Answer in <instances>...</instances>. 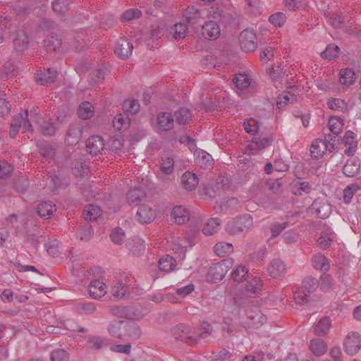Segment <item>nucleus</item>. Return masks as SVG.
I'll use <instances>...</instances> for the list:
<instances>
[{
	"label": "nucleus",
	"instance_id": "4468645a",
	"mask_svg": "<svg viewBox=\"0 0 361 361\" xmlns=\"http://www.w3.org/2000/svg\"><path fill=\"white\" fill-rule=\"evenodd\" d=\"M343 142L346 147L344 151L345 154L347 156H353L357 147L356 134L351 130L346 131L343 138Z\"/></svg>",
	"mask_w": 361,
	"mask_h": 361
},
{
	"label": "nucleus",
	"instance_id": "e433bc0d",
	"mask_svg": "<svg viewBox=\"0 0 361 361\" xmlns=\"http://www.w3.org/2000/svg\"><path fill=\"white\" fill-rule=\"evenodd\" d=\"M331 326V321L329 317L322 318L314 327V333L317 336H324L327 334Z\"/></svg>",
	"mask_w": 361,
	"mask_h": 361
},
{
	"label": "nucleus",
	"instance_id": "b1692460",
	"mask_svg": "<svg viewBox=\"0 0 361 361\" xmlns=\"http://www.w3.org/2000/svg\"><path fill=\"white\" fill-rule=\"evenodd\" d=\"M360 160L356 158L349 159L343 168V173L348 177H353L360 171Z\"/></svg>",
	"mask_w": 361,
	"mask_h": 361
},
{
	"label": "nucleus",
	"instance_id": "864d4df0",
	"mask_svg": "<svg viewBox=\"0 0 361 361\" xmlns=\"http://www.w3.org/2000/svg\"><path fill=\"white\" fill-rule=\"evenodd\" d=\"M126 293V288L125 286V283L123 280H119L118 282L115 283V285L112 287L111 293L114 297L122 299L125 298Z\"/></svg>",
	"mask_w": 361,
	"mask_h": 361
},
{
	"label": "nucleus",
	"instance_id": "c03bdc74",
	"mask_svg": "<svg viewBox=\"0 0 361 361\" xmlns=\"http://www.w3.org/2000/svg\"><path fill=\"white\" fill-rule=\"evenodd\" d=\"M112 123L114 128L121 131L123 129H126L129 126L130 119L128 116L120 114L114 117Z\"/></svg>",
	"mask_w": 361,
	"mask_h": 361
},
{
	"label": "nucleus",
	"instance_id": "a211bd4d",
	"mask_svg": "<svg viewBox=\"0 0 361 361\" xmlns=\"http://www.w3.org/2000/svg\"><path fill=\"white\" fill-rule=\"evenodd\" d=\"M157 123L159 130L162 131H168L173 128L174 118L171 114L163 112L158 114Z\"/></svg>",
	"mask_w": 361,
	"mask_h": 361
},
{
	"label": "nucleus",
	"instance_id": "e2e57ef3",
	"mask_svg": "<svg viewBox=\"0 0 361 361\" xmlns=\"http://www.w3.org/2000/svg\"><path fill=\"white\" fill-rule=\"evenodd\" d=\"M269 21L276 27H281L286 21V16L284 13L279 12L271 15Z\"/></svg>",
	"mask_w": 361,
	"mask_h": 361
},
{
	"label": "nucleus",
	"instance_id": "20e7f679",
	"mask_svg": "<svg viewBox=\"0 0 361 361\" xmlns=\"http://www.w3.org/2000/svg\"><path fill=\"white\" fill-rule=\"evenodd\" d=\"M233 261L228 258L213 264L209 269L208 277L214 282L221 281L232 267Z\"/></svg>",
	"mask_w": 361,
	"mask_h": 361
},
{
	"label": "nucleus",
	"instance_id": "393cba45",
	"mask_svg": "<svg viewBox=\"0 0 361 361\" xmlns=\"http://www.w3.org/2000/svg\"><path fill=\"white\" fill-rule=\"evenodd\" d=\"M126 247L133 255H139L142 253L145 249V241L138 237H135L127 243Z\"/></svg>",
	"mask_w": 361,
	"mask_h": 361
},
{
	"label": "nucleus",
	"instance_id": "79ce46f5",
	"mask_svg": "<svg viewBox=\"0 0 361 361\" xmlns=\"http://www.w3.org/2000/svg\"><path fill=\"white\" fill-rule=\"evenodd\" d=\"M233 83L238 90H244L250 85V78L245 73L237 74L233 78Z\"/></svg>",
	"mask_w": 361,
	"mask_h": 361
},
{
	"label": "nucleus",
	"instance_id": "09e8293b",
	"mask_svg": "<svg viewBox=\"0 0 361 361\" xmlns=\"http://www.w3.org/2000/svg\"><path fill=\"white\" fill-rule=\"evenodd\" d=\"M23 121V115L22 114H19L13 116L9 132V135L11 138H15L16 137L20 128H21Z\"/></svg>",
	"mask_w": 361,
	"mask_h": 361
},
{
	"label": "nucleus",
	"instance_id": "8fccbe9b",
	"mask_svg": "<svg viewBox=\"0 0 361 361\" xmlns=\"http://www.w3.org/2000/svg\"><path fill=\"white\" fill-rule=\"evenodd\" d=\"M140 103L137 99H126L123 104V110L132 114L137 113L140 111Z\"/></svg>",
	"mask_w": 361,
	"mask_h": 361
},
{
	"label": "nucleus",
	"instance_id": "c9c22d12",
	"mask_svg": "<svg viewBox=\"0 0 361 361\" xmlns=\"http://www.w3.org/2000/svg\"><path fill=\"white\" fill-rule=\"evenodd\" d=\"M123 333L126 335V339L136 340L140 337L141 330L137 324L125 323Z\"/></svg>",
	"mask_w": 361,
	"mask_h": 361
},
{
	"label": "nucleus",
	"instance_id": "72a5a7b5",
	"mask_svg": "<svg viewBox=\"0 0 361 361\" xmlns=\"http://www.w3.org/2000/svg\"><path fill=\"white\" fill-rule=\"evenodd\" d=\"M221 221L217 217L212 218L202 228V232L205 235H212L216 233L219 228Z\"/></svg>",
	"mask_w": 361,
	"mask_h": 361
},
{
	"label": "nucleus",
	"instance_id": "c85d7f7f",
	"mask_svg": "<svg viewBox=\"0 0 361 361\" xmlns=\"http://www.w3.org/2000/svg\"><path fill=\"white\" fill-rule=\"evenodd\" d=\"M343 120L338 116H331L329 119L328 126L329 129L331 133V135H335V140L336 136L341 132L343 128Z\"/></svg>",
	"mask_w": 361,
	"mask_h": 361
},
{
	"label": "nucleus",
	"instance_id": "4c0bfd02",
	"mask_svg": "<svg viewBox=\"0 0 361 361\" xmlns=\"http://www.w3.org/2000/svg\"><path fill=\"white\" fill-rule=\"evenodd\" d=\"M355 80V72L351 68H343L340 71V82L343 85H350Z\"/></svg>",
	"mask_w": 361,
	"mask_h": 361
},
{
	"label": "nucleus",
	"instance_id": "0e129e2a",
	"mask_svg": "<svg viewBox=\"0 0 361 361\" xmlns=\"http://www.w3.org/2000/svg\"><path fill=\"white\" fill-rule=\"evenodd\" d=\"M142 12L138 8H130L126 11L121 17L122 20L130 21L140 18Z\"/></svg>",
	"mask_w": 361,
	"mask_h": 361
},
{
	"label": "nucleus",
	"instance_id": "774afa93",
	"mask_svg": "<svg viewBox=\"0 0 361 361\" xmlns=\"http://www.w3.org/2000/svg\"><path fill=\"white\" fill-rule=\"evenodd\" d=\"M41 133L45 136L53 135L57 130V127L54 123L44 122L40 124Z\"/></svg>",
	"mask_w": 361,
	"mask_h": 361
},
{
	"label": "nucleus",
	"instance_id": "58836bf2",
	"mask_svg": "<svg viewBox=\"0 0 361 361\" xmlns=\"http://www.w3.org/2000/svg\"><path fill=\"white\" fill-rule=\"evenodd\" d=\"M91 39L87 35L86 32L81 31L77 33L75 37V49L77 51H80L85 47H87L90 43Z\"/></svg>",
	"mask_w": 361,
	"mask_h": 361
},
{
	"label": "nucleus",
	"instance_id": "bf43d9fd",
	"mask_svg": "<svg viewBox=\"0 0 361 361\" xmlns=\"http://www.w3.org/2000/svg\"><path fill=\"white\" fill-rule=\"evenodd\" d=\"M105 72L98 69L92 71L89 76V81L92 85H99L104 79Z\"/></svg>",
	"mask_w": 361,
	"mask_h": 361
},
{
	"label": "nucleus",
	"instance_id": "6ab92c4d",
	"mask_svg": "<svg viewBox=\"0 0 361 361\" xmlns=\"http://www.w3.org/2000/svg\"><path fill=\"white\" fill-rule=\"evenodd\" d=\"M56 210L55 204L51 201H42L37 207L38 215L44 219H50L56 212Z\"/></svg>",
	"mask_w": 361,
	"mask_h": 361
},
{
	"label": "nucleus",
	"instance_id": "ea45409f",
	"mask_svg": "<svg viewBox=\"0 0 361 361\" xmlns=\"http://www.w3.org/2000/svg\"><path fill=\"white\" fill-rule=\"evenodd\" d=\"M233 250V245L226 242H220L214 246V252L219 257H224L229 255Z\"/></svg>",
	"mask_w": 361,
	"mask_h": 361
},
{
	"label": "nucleus",
	"instance_id": "0eeeda50",
	"mask_svg": "<svg viewBox=\"0 0 361 361\" xmlns=\"http://www.w3.org/2000/svg\"><path fill=\"white\" fill-rule=\"evenodd\" d=\"M361 348V336L357 332H350L344 341V350L350 355H355Z\"/></svg>",
	"mask_w": 361,
	"mask_h": 361
},
{
	"label": "nucleus",
	"instance_id": "f257e3e1",
	"mask_svg": "<svg viewBox=\"0 0 361 361\" xmlns=\"http://www.w3.org/2000/svg\"><path fill=\"white\" fill-rule=\"evenodd\" d=\"M201 331V332L197 333L195 327L179 324L171 329V335L176 340L184 341L188 344L193 345L200 341H206L211 335L212 328L207 322H202Z\"/></svg>",
	"mask_w": 361,
	"mask_h": 361
},
{
	"label": "nucleus",
	"instance_id": "f03ea898",
	"mask_svg": "<svg viewBox=\"0 0 361 361\" xmlns=\"http://www.w3.org/2000/svg\"><path fill=\"white\" fill-rule=\"evenodd\" d=\"M335 149V135H326L324 139H317L310 147V154L313 159H320L326 152L331 153Z\"/></svg>",
	"mask_w": 361,
	"mask_h": 361
},
{
	"label": "nucleus",
	"instance_id": "680f3d73",
	"mask_svg": "<svg viewBox=\"0 0 361 361\" xmlns=\"http://www.w3.org/2000/svg\"><path fill=\"white\" fill-rule=\"evenodd\" d=\"M71 0H53L52 8L58 14H63L67 9Z\"/></svg>",
	"mask_w": 361,
	"mask_h": 361
},
{
	"label": "nucleus",
	"instance_id": "603ef678",
	"mask_svg": "<svg viewBox=\"0 0 361 361\" xmlns=\"http://www.w3.org/2000/svg\"><path fill=\"white\" fill-rule=\"evenodd\" d=\"M248 274V269L244 266L238 265L232 272L231 277L234 281H243Z\"/></svg>",
	"mask_w": 361,
	"mask_h": 361
},
{
	"label": "nucleus",
	"instance_id": "423d86ee",
	"mask_svg": "<svg viewBox=\"0 0 361 361\" xmlns=\"http://www.w3.org/2000/svg\"><path fill=\"white\" fill-rule=\"evenodd\" d=\"M174 171V160L172 157H163L161 160L159 171L157 173L158 180L162 183H166L169 178V176Z\"/></svg>",
	"mask_w": 361,
	"mask_h": 361
},
{
	"label": "nucleus",
	"instance_id": "f3484780",
	"mask_svg": "<svg viewBox=\"0 0 361 361\" xmlns=\"http://www.w3.org/2000/svg\"><path fill=\"white\" fill-rule=\"evenodd\" d=\"M106 286L100 280H94L88 286L90 296L94 299H99L106 293Z\"/></svg>",
	"mask_w": 361,
	"mask_h": 361
},
{
	"label": "nucleus",
	"instance_id": "a19ab883",
	"mask_svg": "<svg viewBox=\"0 0 361 361\" xmlns=\"http://www.w3.org/2000/svg\"><path fill=\"white\" fill-rule=\"evenodd\" d=\"M273 140L274 137L272 135H269L265 137H255L252 141L251 145L253 147L261 150L269 146L271 144Z\"/></svg>",
	"mask_w": 361,
	"mask_h": 361
},
{
	"label": "nucleus",
	"instance_id": "1a4fd4ad",
	"mask_svg": "<svg viewBox=\"0 0 361 361\" xmlns=\"http://www.w3.org/2000/svg\"><path fill=\"white\" fill-rule=\"evenodd\" d=\"M286 265L280 259H274L269 264L267 271L268 274L273 279H281L286 273Z\"/></svg>",
	"mask_w": 361,
	"mask_h": 361
},
{
	"label": "nucleus",
	"instance_id": "052dcab7",
	"mask_svg": "<svg viewBox=\"0 0 361 361\" xmlns=\"http://www.w3.org/2000/svg\"><path fill=\"white\" fill-rule=\"evenodd\" d=\"M243 127L247 133L255 135L259 128L258 121L252 118H247L245 120Z\"/></svg>",
	"mask_w": 361,
	"mask_h": 361
},
{
	"label": "nucleus",
	"instance_id": "3c124183",
	"mask_svg": "<svg viewBox=\"0 0 361 361\" xmlns=\"http://www.w3.org/2000/svg\"><path fill=\"white\" fill-rule=\"evenodd\" d=\"M339 51L340 49L338 46L336 44H329L325 50L321 53V56L329 60H332L338 56Z\"/></svg>",
	"mask_w": 361,
	"mask_h": 361
},
{
	"label": "nucleus",
	"instance_id": "a18cd8bd",
	"mask_svg": "<svg viewBox=\"0 0 361 361\" xmlns=\"http://www.w3.org/2000/svg\"><path fill=\"white\" fill-rule=\"evenodd\" d=\"M188 27L185 23H176L170 30V35L175 39H183L185 37Z\"/></svg>",
	"mask_w": 361,
	"mask_h": 361
},
{
	"label": "nucleus",
	"instance_id": "13d9d810",
	"mask_svg": "<svg viewBox=\"0 0 361 361\" xmlns=\"http://www.w3.org/2000/svg\"><path fill=\"white\" fill-rule=\"evenodd\" d=\"M51 361H68L69 354L63 349L57 348L51 353Z\"/></svg>",
	"mask_w": 361,
	"mask_h": 361
},
{
	"label": "nucleus",
	"instance_id": "473e14b6",
	"mask_svg": "<svg viewBox=\"0 0 361 361\" xmlns=\"http://www.w3.org/2000/svg\"><path fill=\"white\" fill-rule=\"evenodd\" d=\"M145 197V191L140 187H135L129 190L126 195L127 200L130 204H137Z\"/></svg>",
	"mask_w": 361,
	"mask_h": 361
},
{
	"label": "nucleus",
	"instance_id": "dca6fc26",
	"mask_svg": "<svg viewBox=\"0 0 361 361\" xmlns=\"http://www.w3.org/2000/svg\"><path fill=\"white\" fill-rule=\"evenodd\" d=\"M196 164L202 169H208L213 164V158L206 151L197 149L194 154Z\"/></svg>",
	"mask_w": 361,
	"mask_h": 361
},
{
	"label": "nucleus",
	"instance_id": "c756f323",
	"mask_svg": "<svg viewBox=\"0 0 361 361\" xmlns=\"http://www.w3.org/2000/svg\"><path fill=\"white\" fill-rule=\"evenodd\" d=\"M310 348L316 356H321L326 352V344L323 340L314 338L310 341Z\"/></svg>",
	"mask_w": 361,
	"mask_h": 361
},
{
	"label": "nucleus",
	"instance_id": "37998d69",
	"mask_svg": "<svg viewBox=\"0 0 361 361\" xmlns=\"http://www.w3.org/2000/svg\"><path fill=\"white\" fill-rule=\"evenodd\" d=\"M328 107L334 111H338L341 112H345L348 111V104L347 103L341 99L338 98H331L328 100L327 102Z\"/></svg>",
	"mask_w": 361,
	"mask_h": 361
},
{
	"label": "nucleus",
	"instance_id": "5fc2aeb1",
	"mask_svg": "<svg viewBox=\"0 0 361 361\" xmlns=\"http://www.w3.org/2000/svg\"><path fill=\"white\" fill-rule=\"evenodd\" d=\"M209 13L211 18L221 20L222 22L227 20L230 18L228 13L224 12V10L219 7H211Z\"/></svg>",
	"mask_w": 361,
	"mask_h": 361
},
{
	"label": "nucleus",
	"instance_id": "6e6552de",
	"mask_svg": "<svg viewBox=\"0 0 361 361\" xmlns=\"http://www.w3.org/2000/svg\"><path fill=\"white\" fill-rule=\"evenodd\" d=\"M83 126L80 123H71L66 133V142L69 145H76L81 139Z\"/></svg>",
	"mask_w": 361,
	"mask_h": 361
},
{
	"label": "nucleus",
	"instance_id": "49530a36",
	"mask_svg": "<svg viewBox=\"0 0 361 361\" xmlns=\"http://www.w3.org/2000/svg\"><path fill=\"white\" fill-rule=\"evenodd\" d=\"M191 112L186 108H180L174 114L176 121L179 124H185L191 119Z\"/></svg>",
	"mask_w": 361,
	"mask_h": 361
},
{
	"label": "nucleus",
	"instance_id": "69168bd1",
	"mask_svg": "<svg viewBox=\"0 0 361 361\" xmlns=\"http://www.w3.org/2000/svg\"><path fill=\"white\" fill-rule=\"evenodd\" d=\"M288 226V222L284 221L283 223H274L270 227L271 235L270 239H274L277 237Z\"/></svg>",
	"mask_w": 361,
	"mask_h": 361
},
{
	"label": "nucleus",
	"instance_id": "de8ad7c7",
	"mask_svg": "<svg viewBox=\"0 0 361 361\" xmlns=\"http://www.w3.org/2000/svg\"><path fill=\"white\" fill-rule=\"evenodd\" d=\"M319 286V281L317 279L310 276L306 277L302 281V288L309 295L314 292Z\"/></svg>",
	"mask_w": 361,
	"mask_h": 361
},
{
	"label": "nucleus",
	"instance_id": "338daca9",
	"mask_svg": "<svg viewBox=\"0 0 361 361\" xmlns=\"http://www.w3.org/2000/svg\"><path fill=\"white\" fill-rule=\"evenodd\" d=\"M293 298L297 304L303 305L309 302L310 295L301 288L294 293Z\"/></svg>",
	"mask_w": 361,
	"mask_h": 361
},
{
	"label": "nucleus",
	"instance_id": "bb28decb",
	"mask_svg": "<svg viewBox=\"0 0 361 361\" xmlns=\"http://www.w3.org/2000/svg\"><path fill=\"white\" fill-rule=\"evenodd\" d=\"M183 14L187 23L191 25L197 24L201 19L200 11L194 6H188Z\"/></svg>",
	"mask_w": 361,
	"mask_h": 361
},
{
	"label": "nucleus",
	"instance_id": "9d476101",
	"mask_svg": "<svg viewBox=\"0 0 361 361\" xmlns=\"http://www.w3.org/2000/svg\"><path fill=\"white\" fill-rule=\"evenodd\" d=\"M57 77V71L54 68H49L43 71H39L35 74V78L37 84L41 85H48L53 83Z\"/></svg>",
	"mask_w": 361,
	"mask_h": 361
},
{
	"label": "nucleus",
	"instance_id": "f8f14e48",
	"mask_svg": "<svg viewBox=\"0 0 361 361\" xmlns=\"http://www.w3.org/2000/svg\"><path fill=\"white\" fill-rule=\"evenodd\" d=\"M133 49V44L126 39H119L115 45L114 52L121 59L128 58Z\"/></svg>",
	"mask_w": 361,
	"mask_h": 361
},
{
	"label": "nucleus",
	"instance_id": "9b49d317",
	"mask_svg": "<svg viewBox=\"0 0 361 361\" xmlns=\"http://www.w3.org/2000/svg\"><path fill=\"white\" fill-rule=\"evenodd\" d=\"M105 143L99 135H92L87 141V150L92 156H97L104 149Z\"/></svg>",
	"mask_w": 361,
	"mask_h": 361
},
{
	"label": "nucleus",
	"instance_id": "5701e85b",
	"mask_svg": "<svg viewBox=\"0 0 361 361\" xmlns=\"http://www.w3.org/2000/svg\"><path fill=\"white\" fill-rule=\"evenodd\" d=\"M29 39L27 34L23 31L16 32L13 39L14 49L18 52H21L28 47Z\"/></svg>",
	"mask_w": 361,
	"mask_h": 361
},
{
	"label": "nucleus",
	"instance_id": "7ed1b4c3",
	"mask_svg": "<svg viewBox=\"0 0 361 361\" xmlns=\"http://www.w3.org/2000/svg\"><path fill=\"white\" fill-rule=\"evenodd\" d=\"M253 225V218L251 214H245L230 220L226 226V231L235 235L248 231Z\"/></svg>",
	"mask_w": 361,
	"mask_h": 361
},
{
	"label": "nucleus",
	"instance_id": "412c9836",
	"mask_svg": "<svg viewBox=\"0 0 361 361\" xmlns=\"http://www.w3.org/2000/svg\"><path fill=\"white\" fill-rule=\"evenodd\" d=\"M171 214L174 221L178 224H183L189 220V211L182 206L174 207Z\"/></svg>",
	"mask_w": 361,
	"mask_h": 361
},
{
	"label": "nucleus",
	"instance_id": "ddd939ff",
	"mask_svg": "<svg viewBox=\"0 0 361 361\" xmlns=\"http://www.w3.org/2000/svg\"><path fill=\"white\" fill-rule=\"evenodd\" d=\"M201 33L205 39L214 40L219 37L221 30L216 23L209 20L202 25Z\"/></svg>",
	"mask_w": 361,
	"mask_h": 361
},
{
	"label": "nucleus",
	"instance_id": "aec40b11",
	"mask_svg": "<svg viewBox=\"0 0 361 361\" xmlns=\"http://www.w3.org/2000/svg\"><path fill=\"white\" fill-rule=\"evenodd\" d=\"M199 183V179L197 175L194 173L186 171L181 177V183L183 188L188 190H194Z\"/></svg>",
	"mask_w": 361,
	"mask_h": 361
},
{
	"label": "nucleus",
	"instance_id": "2eb2a0df",
	"mask_svg": "<svg viewBox=\"0 0 361 361\" xmlns=\"http://www.w3.org/2000/svg\"><path fill=\"white\" fill-rule=\"evenodd\" d=\"M156 216L155 210L147 204H143L138 208L136 218L142 224L152 222Z\"/></svg>",
	"mask_w": 361,
	"mask_h": 361
},
{
	"label": "nucleus",
	"instance_id": "4be33fe9",
	"mask_svg": "<svg viewBox=\"0 0 361 361\" xmlns=\"http://www.w3.org/2000/svg\"><path fill=\"white\" fill-rule=\"evenodd\" d=\"M125 322L123 321L111 322L108 326L109 333L118 338L126 339V334L124 332Z\"/></svg>",
	"mask_w": 361,
	"mask_h": 361
},
{
	"label": "nucleus",
	"instance_id": "2f4dec72",
	"mask_svg": "<svg viewBox=\"0 0 361 361\" xmlns=\"http://www.w3.org/2000/svg\"><path fill=\"white\" fill-rule=\"evenodd\" d=\"M94 112V108L89 102H82L78 107V114L83 120L90 118Z\"/></svg>",
	"mask_w": 361,
	"mask_h": 361
},
{
	"label": "nucleus",
	"instance_id": "cd10ccee",
	"mask_svg": "<svg viewBox=\"0 0 361 361\" xmlns=\"http://www.w3.org/2000/svg\"><path fill=\"white\" fill-rule=\"evenodd\" d=\"M247 317L250 320L248 324L256 329L267 322L266 317L260 312L249 311L247 312Z\"/></svg>",
	"mask_w": 361,
	"mask_h": 361
},
{
	"label": "nucleus",
	"instance_id": "4d7b16f0",
	"mask_svg": "<svg viewBox=\"0 0 361 361\" xmlns=\"http://www.w3.org/2000/svg\"><path fill=\"white\" fill-rule=\"evenodd\" d=\"M94 234V230L91 226H84L76 233L77 238L82 241L90 240Z\"/></svg>",
	"mask_w": 361,
	"mask_h": 361
},
{
	"label": "nucleus",
	"instance_id": "6e6d98bb",
	"mask_svg": "<svg viewBox=\"0 0 361 361\" xmlns=\"http://www.w3.org/2000/svg\"><path fill=\"white\" fill-rule=\"evenodd\" d=\"M262 287V283L259 278L254 277L246 285L245 290L250 293H257L261 290Z\"/></svg>",
	"mask_w": 361,
	"mask_h": 361
},
{
	"label": "nucleus",
	"instance_id": "39448f33",
	"mask_svg": "<svg viewBox=\"0 0 361 361\" xmlns=\"http://www.w3.org/2000/svg\"><path fill=\"white\" fill-rule=\"evenodd\" d=\"M240 45L241 49L245 52H251L256 49L257 37L251 30H245L240 35Z\"/></svg>",
	"mask_w": 361,
	"mask_h": 361
},
{
	"label": "nucleus",
	"instance_id": "f704fd0d",
	"mask_svg": "<svg viewBox=\"0 0 361 361\" xmlns=\"http://www.w3.org/2000/svg\"><path fill=\"white\" fill-rule=\"evenodd\" d=\"M176 265V259L169 255L161 257L159 261V269L166 272L175 270Z\"/></svg>",
	"mask_w": 361,
	"mask_h": 361
},
{
	"label": "nucleus",
	"instance_id": "7c9ffc66",
	"mask_svg": "<svg viewBox=\"0 0 361 361\" xmlns=\"http://www.w3.org/2000/svg\"><path fill=\"white\" fill-rule=\"evenodd\" d=\"M83 214L85 220L94 221L101 216L102 209L97 205L88 204L84 208Z\"/></svg>",
	"mask_w": 361,
	"mask_h": 361
},
{
	"label": "nucleus",
	"instance_id": "a878e982",
	"mask_svg": "<svg viewBox=\"0 0 361 361\" xmlns=\"http://www.w3.org/2000/svg\"><path fill=\"white\" fill-rule=\"evenodd\" d=\"M312 267L319 271H326L329 269L327 258L322 253H317L312 257Z\"/></svg>",
	"mask_w": 361,
	"mask_h": 361
}]
</instances>
